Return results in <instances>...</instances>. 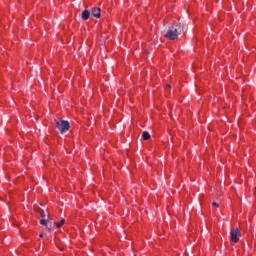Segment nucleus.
<instances>
[{
    "label": "nucleus",
    "mask_w": 256,
    "mask_h": 256,
    "mask_svg": "<svg viewBox=\"0 0 256 256\" xmlns=\"http://www.w3.org/2000/svg\"><path fill=\"white\" fill-rule=\"evenodd\" d=\"M213 206L214 207H219V204H217L216 202H213Z\"/></svg>",
    "instance_id": "11"
},
{
    "label": "nucleus",
    "mask_w": 256,
    "mask_h": 256,
    "mask_svg": "<svg viewBox=\"0 0 256 256\" xmlns=\"http://www.w3.org/2000/svg\"><path fill=\"white\" fill-rule=\"evenodd\" d=\"M81 17L83 21H87L89 20V17H91V12H89V10L86 9L82 12Z\"/></svg>",
    "instance_id": "5"
},
{
    "label": "nucleus",
    "mask_w": 256,
    "mask_h": 256,
    "mask_svg": "<svg viewBox=\"0 0 256 256\" xmlns=\"http://www.w3.org/2000/svg\"><path fill=\"white\" fill-rule=\"evenodd\" d=\"M71 128L69 121L67 120H59L57 122V129L60 133H67V131Z\"/></svg>",
    "instance_id": "2"
},
{
    "label": "nucleus",
    "mask_w": 256,
    "mask_h": 256,
    "mask_svg": "<svg viewBox=\"0 0 256 256\" xmlns=\"http://www.w3.org/2000/svg\"><path fill=\"white\" fill-rule=\"evenodd\" d=\"M91 15L94 16L96 19H101V8L99 7L92 8Z\"/></svg>",
    "instance_id": "4"
},
{
    "label": "nucleus",
    "mask_w": 256,
    "mask_h": 256,
    "mask_svg": "<svg viewBox=\"0 0 256 256\" xmlns=\"http://www.w3.org/2000/svg\"><path fill=\"white\" fill-rule=\"evenodd\" d=\"M142 139H143L144 141H149V139H151V134H149V132H147V131H144V132L142 133Z\"/></svg>",
    "instance_id": "7"
},
{
    "label": "nucleus",
    "mask_w": 256,
    "mask_h": 256,
    "mask_svg": "<svg viewBox=\"0 0 256 256\" xmlns=\"http://www.w3.org/2000/svg\"><path fill=\"white\" fill-rule=\"evenodd\" d=\"M167 87H168V89H171V85H168Z\"/></svg>",
    "instance_id": "12"
},
{
    "label": "nucleus",
    "mask_w": 256,
    "mask_h": 256,
    "mask_svg": "<svg viewBox=\"0 0 256 256\" xmlns=\"http://www.w3.org/2000/svg\"><path fill=\"white\" fill-rule=\"evenodd\" d=\"M38 213H40L42 219H47V215H49V212H47V210L45 211L41 208L38 210Z\"/></svg>",
    "instance_id": "6"
},
{
    "label": "nucleus",
    "mask_w": 256,
    "mask_h": 256,
    "mask_svg": "<svg viewBox=\"0 0 256 256\" xmlns=\"http://www.w3.org/2000/svg\"><path fill=\"white\" fill-rule=\"evenodd\" d=\"M46 229H49V227L46 226Z\"/></svg>",
    "instance_id": "14"
},
{
    "label": "nucleus",
    "mask_w": 256,
    "mask_h": 256,
    "mask_svg": "<svg viewBox=\"0 0 256 256\" xmlns=\"http://www.w3.org/2000/svg\"><path fill=\"white\" fill-rule=\"evenodd\" d=\"M55 225L58 227V229L63 227V225H65V219H62L60 222H55Z\"/></svg>",
    "instance_id": "8"
},
{
    "label": "nucleus",
    "mask_w": 256,
    "mask_h": 256,
    "mask_svg": "<svg viewBox=\"0 0 256 256\" xmlns=\"http://www.w3.org/2000/svg\"><path fill=\"white\" fill-rule=\"evenodd\" d=\"M47 223H49L48 220H47V218H42V219L40 220V224H42L44 227H47Z\"/></svg>",
    "instance_id": "9"
},
{
    "label": "nucleus",
    "mask_w": 256,
    "mask_h": 256,
    "mask_svg": "<svg viewBox=\"0 0 256 256\" xmlns=\"http://www.w3.org/2000/svg\"><path fill=\"white\" fill-rule=\"evenodd\" d=\"M239 239H241V230L239 228H232L230 230V240L232 243H239Z\"/></svg>",
    "instance_id": "3"
},
{
    "label": "nucleus",
    "mask_w": 256,
    "mask_h": 256,
    "mask_svg": "<svg viewBox=\"0 0 256 256\" xmlns=\"http://www.w3.org/2000/svg\"><path fill=\"white\" fill-rule=\"evenodd\" d=\"M39 237H43V234H39Z\"/></svg>",
    "instance_id": "13"
},
{
    "label": "nucleus",
    "mask_w": 256,
    "mask_h": 256,
    "mask_svg": "<svg viewBox=\"0 0 256 256\" xmlns=\"http://www.w3.org/2000/svg\"><path fill=\"white\" fill-rule=\"evenodd\" d=\"M186 27L187 25L184 22H176L169 27L164 37L169 39V41H175L176 39H179V35H181V33H185Z\"/></svg>",
    "instance_id": "1"
},
{
    "label": "nucleus",
    "mask_w": 256,
    "mask_h": 256,
    "mask_svg": "<svg viewBox=\"0 0 256 256\" xmlns=\"http://www.w3.org/2000/svg\"><path fill=\"white\" fill-rule=\"evenodd\" d=\"M46 218H47L46 221H48V222L53 220V219L51 218V216H49V214L46 216Z\"/></svg>",
    "instance_id": "10"
}]
</instances>
